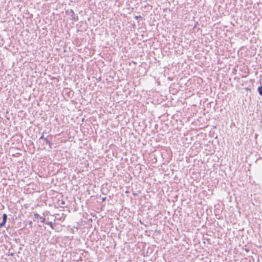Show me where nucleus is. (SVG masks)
Returning <instances> with one entry per match:
<instances>
[{"instance_id": "nucleus-4", "label": "nucleus", "mask_w": 262, "mask_h": 262, "mask_svg": "<svg viewBox=\"0 0 262 262\" xmlns=\"http://www.w3.org/2000/svg\"><path fill=\"white\" fill-rule=\"evenodd\" d=\"M70 13H71V17L72 19L77 20L78 17L75 15L74 11L72 10H71Z\"/></svg>"}, {"instance_id": "nucleus-5", "label": "nucleus", "mask_w": 262, "mask_h": 262, "mask_svg": "<svg viewBox=\"0 0 262 262\" xmlns=\"http://www.w3.org/2000/svg\"><path fill=\"white\" fill-rule=\"evenodd\" d=\"M43 140L46 142V143L49 145V147L50 148H52V143L47 139V138H43Z\"/></svg>"}, {"instance_id": "nucleus-14", "label": "nucleus", "mask_w": 262, "mask_h": 262, "mask_svg": "<svg viewBox=\"0 0 262 262\" xmlns=\"http://www.w3.org/2000/svg\"><path fill=\"white\" fill-rule=\"evenodd\" d=\"M48 224H50V225H51L52 224V222H49Z\"/></svg>"}, {"instance_id": "nucleus-12", "label": "nucleus", "mask_w": 262, "mask_h": 262, "mask_svg": "<svg viewBox=\"0 0 262 262\" xmlns=\"http://www.w3.org/2000/svg\"><path fill=\"white\" fill-rule=\"evenodd\" d=\"M10 255H11V256H13L14 255V253H11L10 254Z\"/></svg>"}, {"instance_id": "nucleus-6", "label": "nucleus", "mask_w": 262, "mask_h": 262, "mask_svg": "<svg viewBox=\"0 0 262 262\" xmlns=\"http://www.w3.org/2000/svg\"><path fill=\"white\" fill-rule=\"evenodd\" d=\"M258 92L259 94L261 96H262V85L261 86H259L257 89Z\"/></svg>"}, {"instance_id": "nucleus-8", "label": "nucleus", "mask_w": 262, "mask_h": 262, "mask_svg": "<svg viewBox=\"0 0 262 262\" xmlns=\"http://www.w3.org/2000/svg\"><path fill=\"white\" fill-rule=\"evenodd\" d=\"M215 217L217 219H220L221 217V214H214Z\"/></svg>"}, {"instance_id": "nucleus-1", "label": "nucleus", "mask_w": 262, "mask_h": 262, "mask_svg": "<svg viewBox=\"0 0 262 262\" xmlns=\"http://www.w3.org/2000/svg\"><path fill=\"white\" fill-rule=\"evenodd\" d=\"M83 219L82 220V222L86 224H89L93 221V217H95V220L97 217L95 216L93 214H82Z\"/></svg>"}, {"instance_id": "nucleus-7", "label": "nucleus", "mask_w": 262, "mask_h": 262, "mask_svg": "<svg viewBox=\"0 0 262 262\" xmlns=\"http://www.w3.org/2000/svg\"><path fill=\"white\" fill-rule=\"evenodd\" d=\"M61 214H62V216H60V217H59V218H57V216H55V220H57V219L58 220V219H59V220H61H61H64V216H63V215H64V214H63V213H62Z\"/></svg>"}, {"instance_id": "nucleus-10", "label": "nucleus", "mask_w": 262, "mask_h": 262, "mask_svg": "<svg viewBox=\"0 0 262 262\" xmlns=\"http://www.w3.org/2000/svg\"><path fill=\"white\" fill-rule=\"evenodd\" d=\"M140 192L139 191L138 193V192H133V194L134 196H137L138 195V193H139Z\"/></svg>"}, {"instance_id": "nucleus-15", "label": "nucleus", "mask_w": 262, "mask_h": 262, "mask_svg": "<svg viewBox=\"0 0 262 262\" xmlns=\"http://www.w3.org/2000/svg\"><path fill=\"white\" fill-rule=\"evenodd\" d=\"M57 216H59L60 214L57 213L56 214Z\"/></svg>"}, {"instance_id": "nucleus-11", "label": "nucleus", "mask_w": 262, "mask_h": 262, "mask_svg": "<svg viewBox=\"0 0 262 262\" xmlns=\"http://www.w3.org/2000/svg\"><path fill=\"white\" fill-rule=\"evenodd\" d=\"M106 199V197H103V198H102V202H104V201H105Z\"/></svg>"}, {"instance_id": "nucleus-2", "label": "nucleus", "mask_w": 262, "mask_h": 262, "mask_svg": "<svg viewBox=\"0 0 262 262\" xmlns=\"http://www.w3.org/2000/svg\"><path fill=\"white\" fill-rule=\"evenodd\" d=\"M7 220V214H3V221L0 223V228H2L5 225V224Z\"/></svg>"}, {"instance_id": "nucleus-13", "label": "nucleus", "mask_w": 262, "mask_h": 262, "mask_svg": "<svg viewBox=\"0 0 262 262\" xmlns=\"http://www.w3.org/2000/svg\"><path fill=\"white\" fill-rule=\"evenodd\" d=\"M155 232H158V233H159V232H160V231H159V230H158H158H155Z\"/></svg>"}, {"instance_id": "nucleus-9", "label": "nucleus", "mask_w": 262, "mask_h": 262, "mask_svg": "<svg viewBox=\"0 0 262 262\" xmlns=\"http://www.w3.org/2000/svg\"><path fill=\"white\" fill-rule=\"evenodd\" d=\"M43 134H44V133H43L42 134V135L39 138V140H41V139H43V138H45L44 137H43Z\"/></svg>"}, {"instance_id": "nucleus-3", "label": "nucleus", "mask_w": 262, "mask_h": 262, "mask_svg": "<svg viewBox=\"0 0 262 262\" xmlns=\"http://www.w3.org/2000/svg\"><path fill=\"white\" fill-rule=\"evenodd\" d=\"M34 218L36 220H40L41 223H44L45 221V219L43 217L40 216L39 214H34Z\"/></svg>"}]
</instances>
